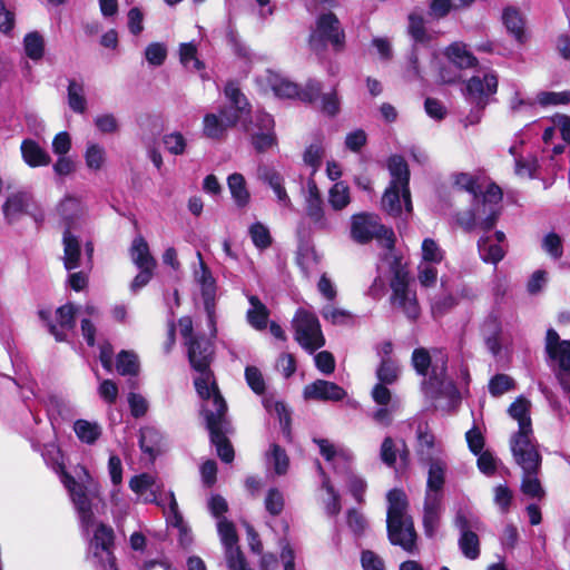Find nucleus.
I'll list each match as a JSON object with an SVG mask.
<instances>
[{
  "label": "nucleus",
  "mask_w": 570,
  "mask_h": 570,
  "mask_svg": "<svg viewBox=\"0 0 570 570\" xmlns=\"http://www.w3.org/2000/svg\"><path fill=\"white\" fill-rule=\"evenodd\" d=\"M445 55L450 62L460 69L473 67L476 62V58L461 42H454L449 46Z\"/></svg>",
  "instance_id": "obj_39"
},
{
  "label": "nucleus",
  "mask_w": 570,
  "mask_h": 570,
  "mask_svg": "<svg viewBox=\"0 0 570 570\" xmlns=\"http://www.w3.org/2000/svg\"><path fill=\"white\" fill-rule=\"evenodd\" d=\"M537 102L543 107L551 105H568L570 102V91H542L537 95Z\"/></svg>",
  "instance_id": "obj_61"
},
{
  "label": "nucleus",
  "mask_w": 570,
  "mask_h": 570,
  "mask_svg": "<svg viewBox=\"0 0 570 570\" xmlns=\"http://www.w3.org/2000/svg\"><path fill=\"white\" fill-rule=\"evenodd\" d=\"M344 33L340 27V21L333 13L322 14L316 24V29L311 36V43L316 47L318 43L328 41L336 47L343 45Z\"/></svg>",
  "instance_id": "obj_15"
},
{
  "label": "nucleus",
  "mask_w": 570,
  "mask_h": 570,
  "mask_svg": "<svg viewBox=\"0 0 570 570\" xmlns=\"http://www.w3.org/2000/svg\"><path fill=\"white\" fill-rule=\"evenodd\" d=\"M32 206L33 200L28 193L19 191L11 194L2 206L4 218L9 223H14L22 216L29 215Z\"/></svg>",
  "instance_id": "obj_25"
},
{
  "label": "nucleus",
  "mask_w": 570,
  "mask_h": 570,
  "mask_svg": "<svg viewBox=\"0 0 570 570\" xmlns=\"http://www.w3.org/2000/svg\"><path fill=\"white\" fill-rule=\"evenodd\" d=\"M217 528L220 540L225 547V552L229 549H237L238 537L235 525L227 519L222 518L218 521Z\"/></svg>",
  "instance_id": "obj_53"
},
{
  "label": "nucleus",
  "mask_w": 570,
  "mask_h": 570,
  "mask_svg": "<svg viewBox=\"0 0 570 570\" xmlns=\"http://www.w3.org/2000/svg\"><path fill=\"white\" fill-rule=\"evenodd\" d=\"M188 346V358L195 371L198 372L197 377L209 376L213 377L209 371L210 357L213 354L212 344L205 338L191 340L185 342Z\"/></svg>",
  "instance_id": "obj_18"
},
{
  "label": "nucleus",
  "mask_w": 570,
  "mask_h": 570,
  "mask_svg": "<svg viewBox=\"0 0 570 570\" xmlns=\"http://www.w3.org/2000/svg\"><path fill=\"white\" fill-rule=\"evenodd\" d=\"M320 473L323 476L322 487L326 490L328 499L325 502V510L330 515H336L341 511L340 495L332 487L328 476L325 474L323 468L317 463Z\"/></svg>",
  "instance_id": "obj_50"
},
{
  "label": "nucleus",
  "mask_w": 570,
  "mask_h": 570,
  "mask_svg": "<svg viewBox=\"0 0 570 570\" xmlns=\"http://www.w3.org/2000/svg\"><path fill=\"white\" fill-rule=\"evenodd\" d=\"M266 462L277 475H284L289 468V458L284 449L273 443L266 453Z\"/></svg>",
  "instance_id": "obj_41"
},
{
  "label": "nucleus",
  "mask_w": 570,
  "mask_h": 570,
  "mask_svg": "<svg viewBox=\"0 0 570 570\" xmlns=\"http://www.w3.org/2000/svg\"><path fill=\"white\" fill-rule=\"evenodd\" d=\"M68 105L75 111L83 114L87 108V100L85 97V86L75 79L69 80L68 83Z\"/></svg>",
  "instance_id": "obj_47"
},
{
  "label": "nucleus",
  "mask_w": 570,
  "mask_h": 570,
  "mask_svg": "<svg viewBox=\"0 0 570 570\" xmlns=\"http://www.w3.org/2000/svg\"><path fill=\"white\" fill-rule=\"evenodd\" d=\"M542 248L552 258H560L563 254L561 237L556 233L547 234L542 239Z\"/></svg>",
  "instance_id": "obj_64"
},
{
  "label": "nucleus",
  "mask_w": 570,
  "mask_h": 570,
  "mask_svg": "<svg viewBox=\"0 0 570 570\" xmlns=\"http://www.w3.org/2000/svg\"><path fill=\"white\" fill-rule=\"evenodd\" d=\"M166 150L175 156L184 155L187 149V139L180 131H173L163 137Z\"/></svg>",
  "instance_id": "obj_56"
},
{
  "label": "nucleus",
  "mask_w": 570,
  "mask_h": 570,
  "mask_svg": "<svg viewBox=\"0 0 570 570\" xmlns=\"http://www.w3.org/2000/svg\"><path fill=\"white\" fill-rule=\"evenodd\" d=\"M130 258L137 267H156V259L149 252V246L142 236L134 238L130 246Z\"/></svg>",
  "instance_id": "obj_37"
},
{
  "label": "nucleus",
  "mask_w": 570,
  "mask_h": 570,
  "mask_svg": "<svg viewBox=\"0 0 570 570\" xmlns=\"http://www.w3.org/2000/svg\"><path fill=\"white\" fill-rule=\"evenodd\" d=\"M62 482L68 489L72 503L78 512L79 520L83 530H88L95 523V515L91 509V502L88 498L85 487L79 484L67 473L62 474Z\"/></svg>",
  "instance_id": "obj_13"
},
{
  "label": "nucleus",
  "mask_w": 570,
  "mask_h": 570,
  "mask_svg": "<svg viewBox=\"0 0 570 570\" xmlns=\"http://www.w3.org/2000/svg\"><path fill=\"white\" fill-rule=\"evenodd\" d=\"M530 407L531 402L523 396L518 397L510 405L508 412L519 423V431L515 434L532 433Z\"/></svg>",
  "instance_id": "obj_32"
},
{
  "label": "nucleus",
  "mask_w": 570,
  "mask_h": 570,
  "mask_svg": "<svg viewBox=\"0 0 570 570\" xmlns=\"http://www.w3.org/2000/svg\"><path fill=\"white\" fill-rule=\"evenodd\" d=\"M249 235L254 245L259 249H265L272 244L269 230L262 223L253 224L249 227Z\"/></svg>",
  "instance_id": "obj_60"
},
{
  "label": "nucleus",
  "mask_w": 570,
  "mask_h": 570,
  "mask_svg": "<svg viewBox=\"0 0 570 570\" xmlns=\"http://www.w3.org/2000/svg\"><path fill=\"white\" fill-rule=\"evenodd\" d=\"M264 406L269 413L277 415L284 433H289V413L283 402L274 401L271 399L264 400Z\"/></svg>",
  "instance_id": "obj_59"
},
{
  "label": "nucleus",
  "mask_w": 570,
  "mask_h": 570,
  "mask_svg": "<svg viewBox=\"0 0 570 570\" xmlns=\"http://www.w3.org/2000/svg\"><path fill=\"white\" fill-rule=\"evenodd\" d=\"M87 532L92 531L89 542V559L99 570H117L115 564L114 530L111 527L95 521Z\"/></svg>",
  "instance_id": "obj_5"
},
{
  "label": "nucleus",
  "mask_w": 570,
  "mask_h": 570,
  "mask_svg": "<svg viewBox=\"0 0 570 570\" xmlns=\"http://www.w3.org/2000/svg\"><path fill=\"white\" fill-rule=\"evenodd\" d=\"M195 389L202 400L200 414L205 419L208 430L226 428L229 425L227 420V404L219 393L217 384L213 377H195Z\"/></svg>",
  "instance_id": "obj_4"
},
{
  "label": "nucleus",
  "mask_w": 570,
  "mask_h": 570,
  "mask_svg": "<svg viewBox=\"0 0 570 570\" xmlns=\"http://www.w3.org/2000/svg\"><path fill=\"white\" fill-rule=\"evenodd\" d=\"M303 396L305 400L336 402L343 400L346 396V392L334 382L316 380L304 387Z\"/></svg>",
  "instance_id": "obj_19"
},
{
  "label": "nucleus",
  "mask_w": 570,
  "mask_h": 570,
  "mask_svg": "<svg viewBox=\"0 0 570 570\" xmlns=\"http://www.w3.org/2000/svg\"><path fill=\"white\" fill-rule=\"evenodd\" d=\"M502 199V191L497 185H489L482 198H476L470 213L458 215V224L470 232L479 227L483 230H490L500 214L499 204Z\"/></svg>",
  "instance_id": "obj_3"
},
{
  "label": "nucleus",
  "mask_w": 570,
  "mask_h": 570,
  "mask_svg": "<svg viewBox=\"0 0 570 570\" xmlns=\"http://www.w3.org/2000/svg\"><path fill=\"white\" fill-rule=\"evenodd\" d=\"M76 307L72 304L60 306L56 311L55 322H49V332L56 337L57 341H65L68 333L75 327Z\"/></svg>",
  "instance_id": "obj_24"
},
{
  "label": "nucleus",
  "mask_w": 570,
  "mask_h": 570,
  "mask_svg": "<svg viewBox=\"0 0 570 570\" xmlns=\"http://www.w3.org/2000/svg\"><path fill=\"white\" fill-rule=\"evenodd\" d=\"M346 523L352 533L357 538L365 533L368 525L364 514L356 509H348L346 511Z\"/></svg>",
  "instance_id": "obj_57"
},
{
  "label": "nucleus",
  "mask_w": 570,
  "mask_h": 570,
  "mask_svg": "<svg viewBox=\"0 0 570 570\" xmlns=\"http://www.w3.org/2000/svg\"><path fill=\"white\" fill-rule=\"evenodd\" d=\"M223 117L215 114H206L203 120V134L210 139H222L228 129Z\"/></svg>",
  "instance_id": "obj_45"
},
{
  "label": "nucleus",
  "mask_w": 570,
  "mask_h": 570,
  "mask_svg": "<svg viewBox=\"0 0 570 570\" xmlns=\"http://www.w3.org/2000/svg\"><path fill=\"white\" fill-rule=\"evenodd\" d=\"M197 258L199 262V267L195 269L194 276L196 282L200 286L205 308L209 314V318H212V308L214 307V298L216 294V281L213 277V274L209 271V268L204 263L203 256L199 252H197ZM212 321L213 320H210V322Z\"/></svg>",
  "instance_id": "obj_21"
},
{
  "label": "nucleus",
  "mask_w": 570,
  "mask_h": 570,
  "mask_svg": "<svg viewBox=\"0 0 570 570\" xmlns=\"http://www.w3.org/2000/svg\"><path fill=\"white\" fill-rule=\"evenodd\" d=\"M257 176L258 179L267 184L273 189L279 206L293 209L292 199L284 187V179L277 170L265 165L259 166L257 169Z\"/></svg>",
  "instance_id": "obj_22"
},
{
  "label": "nucleus",
  "mask_w": 570,
  "mask_h": 570,
  "mask_svg": "<svg viewBox=\"0 0 570 570\" xmlns=\"http://www.w3.org/2000/svg\"><path fill=\"white\" fill-rule=\"evenodd\" d=\"M402 203L404 204V190L390 184V187L385 190L382 205L383 208L391 215L397 216L402 213Z\"/></svg>",
  "instance_id": "obj_44"
},
{
  "label": "nucleus",
  "mask_w": 570,
  "mask_h": 570,
  "mask_svg": "<svg viewBox=\"0 0 570 570\" xmlns=\"http://www.w3.org/2000/svg\"><path fill=\"white\" fill-rule=\"evenodd\" d=\"M314 443L317 444L321 455L333 465L335 471L344 469L354 459L348 449L335 445L326 439H314Z\"/></svg>",
  "instance_id": "obj_23"
},
{
  "label": "nucleus",
  "mask_w": 570,
  "mask_h": 570,
  "mask_svg": "<svg viewBox=\"0 0 570 570\" xmlns=\"http://www.w3.org/2000/svg\"><path fill=\"white\" fill-rule=\"evenodd\" d=\"M83 159L90 171H100L106 167L108 160L106 148L98 142L89 141L86 145Z\"/></svg>",
  "instance_id": "obj_35"
},
{
  "label": "nucleus",
  "mask_w": 570,
  "mask_h": 570,
  "mask_svg": "<svg viewBox=\"0 0 570 570\" xmlns=\"http://www.w3.org/2000/svg\"><path fill=\"white\" fill-rule=\"evenodd\" d=\"M63 244V265L66 269L71 271L80 266L81 247L78 238L71 230L66 229L62 237Z\"/></svg>",
  "instance_id": "obj_33"
},
{
  "label": "nucleus",
  "mask_w": 570,
  "mask_h": 570,
  "mask_svg": "<svg viewBox=\"0 0 570 570\" xmlns=\"http://www.w3.org/2000/svg\"><path fill=\"white\" fill-rule=\"evenodd\" d=\"M77 438L87 444H94L101 435V426L97 422L77 420L73 423Z\"/></svg>",
  "instance_id": "obj_43"
},
{
  "label": "nucleus",
  "mask_w": 570,
  "mask_h": 570,
  "mask_svg": "<svg viewBox=\"0 0 570 570\" xmlns=\"http://www.w3.org/2000/svg\"><path fill=\"white\" fill-rule=\"evenodd\" d=\"M387 167L392 177L391 184H394V186L401 189L403 188L404 207L407 212H411L412 204L409 188L410 171L406 161L403 157L394 155L390 157Z\"/></svg>",
  "instance_id": "obj_20"
},
{
  "label": "nucleus",
  "mask_w": 570,
  "mask_h": 570,
  "mask_svg": "<svg viewBox=\"0 0 570 570\" xmlns=\"http://www.w3.org/2000/svg\"><path fill=\"white\" fill-rule=\"evenodd\" d=\"M197 48L194 43H181L179 48V59L180 62L189 68L190 63H193V69L200 70L204 68V65L196 57Z\"/></svg>",
  "instance_id": "obj_63"
},
{
  "label": "nucleus",
  "mask_w": 570,
  "mask_h": 570,
  "mask_svg": "<svg viewBox=\"0 0 570 570\" xmlns=\"http://www.w3.org/2000/svg\"><path fill=\"white\" fill-rule=\"evenodd\" d=\"M422 262L426 264H438L443 259V250L432 238H425L421 247Z\"/></svg>",
  "instance_id": "obj_58"
},
{
  "label": "nucleus",
  "mask_w": 570,
  "mask_h": 570,
  "mask_svg": "<svg viewBox=\"0 0 570 570\" xmlns=\"http://www.w3.org/2000/svg\"><path fill=\"white\" fill-rule=\"evenodd\" d=\"M442 512V500L433 497L424 498L423 525L428 537H433L436 532Z\"/></svg>",
  "instance_id": "obj_31"
},
{
  "label": "nucleus",
  "mask_w": 570,
  "mask_h": 570,
  "mask_svg": "<svg viewBox=\"0 0 570 570\" xmlns=\"http://www.w3.org/2000/svg\"><path fill=\"white\" fill-rule=\"evenodd\" d=\"M503 23L508 31L520 42L525 38L524 21L520 12L513 8H507L502 16Z\"/></svg>",
  "instance_id": "obj_46"
},
{
  "label": "nucleus",
  "mask_w": 570,
  "mask_h": 570,
  "mask_svg": "<svg viewBox=\"0 0 570 570\" xmlns=\"http://www.w3.org/2000/svg\"><path fill=\"white\" fill-rule=\"evenodd\" d=\"M274 119L265 112H257L254 120L245 127L256 151L264 153L277 144Z\"/></svg>",
  "instance_id": "obj_11"
},
{
  "label": "nucleus",
  "mask_w": 570,
  "mask_h": 570,
  "mask_svg": "<svg viewBox=\"0 0 570 570\" xmlns=\"http://www.w3.org/2000/svg\"><path fill=\"white\" fill-rule=\"evenodd\" d=\"M538 473H523L521 491L529 497L541 499L544 491L537 478Z\"/></svg>",
  "instance_id": "obj_62"
},
{
  "label": "nucleus",
  "mask_w": 570,
  "mask_h": 570,
  "mask_svg": "<svg viewBox=\"0 0 570 570\" xmlns=\"http://www.w3.org/2000/svg\"><path fill=\"white\" fill-rule=\"evenodd\" d=\"M272 90L281 98L299 97L305 101H314L321 91V86L317 81H307L305 88L299 90L297 86L287 79L281 78L277 75H272L268 79Z\"/></svg>",
  "instance_id": "obj_14"
},
{
  "label": "nucleus",
  "mask_w": 570,
  "mask_h": 570,
  "mask_svg": "<svg viewBox=\"0 0 570 570\" xmlns=\"http://www.w3.org/2000/svg\"><path fill=\"white\" fill-rule=\"evenodd\" d=\"M411 362L416 373L424 377L422 387L428 395L458 399V390L446 373L448 355L442 350L430 353L423 347L415 348Z\"/></svg>",
  "instance_id": "obj_1"
},
{
  "label": "nucleus",
  "mask_w": 570,
  "mask_h": 570,
  "mask_svg": "<svg viewBox=\"0 0 570 570\" xmlns=\"http://www.w3.org/2000/svg\"><path fill=\"white\" fill-rule=\"evenodd\" d=\"M26 55L32 60H39L43 56L45 40L38 32H30L23 40Z\"/></svg>",
  "instance_id": "obj_55"
},
{
  "label": "nucleus",
  "mask_w": 570,
  "mask_h": 570,
  "mask_svg": "<svg viewBox=\"0 0 570 570\" xmlns=\"http://www.w3.org/2000/svg\"><path fill=\"white\" fill-rule=\"evenodd\" d=\"M225 96L229 106L220 110V117L224 118L228 127H234L244 115L249 112V104L239 88L234 83H228L225 88Z\"/></svg>",
  "instance_id": "obj_17"
},
{
  "label": "nucleus",
  "mask_w": 570,
  "mask_h": 570,
  "mask_svg": "<svg viewBox=\"0 0 570 570\" xmlns=\"http://www.w3.org/2000/svg\"><path fill=\"white\" fill-rule=\"evenodd\" d=\"M232 197L239 207H245L249 203L250 195L246 188V181L242 174H232L227 179Z\"/></svg>",
  "instance_id": "obj_42"
},
{
  "label": "nucleus",
  "mask_w": 570,
  "mask_h": 570,
  "mask_svg": "<svg viewBox=\"0 0 570 570\" xmlns=\"http://www.w3.org/2000/svg\"><path fill=\"white\" fill-rule=\"evenodd\" d=\"M130 489L137 493L144 502H153L159 505L164 511L168 508V495L158 494L159 485L156 479L147 473L134 476L129 482Z\"/></svg>",
  "instance_id": "obj_16"
},
{
  "label": "nucleus",
  "mask_w": 570,
  "mask_h": 570,
  "mask_svg": "<svg viewBox=\"0 0 570 570\" xmlns=\"http://www.w3.org/2000/svg\"><path fill=\"white\" fill-rule=\"evenodd\" d=\"M295 340L309 353L315 352L325 344L317 317L304 309L297 311L293 318Z\"/></svg>",
  "instance_id": "obj_8"
},
{
  "label": "nucleus",
  "mask_w": 570,
  "mask_h": 570,
  "mask_svg": "<svg viewBox=\"0 0 570 570\" xmlns=\"http://www.w3.org/2000/svg\"><path fill=\"white\" fill-rule=\"evenodd\" d=\"M478 250L484 263L497 265L505 255V250L499 244L492 243L489 236H483L478 240Z\"/></svg>",
  "instance_id": "obj_40"
},
{
  "label": "nucleus",
  "mask_w": 570,
  "mask_h": 570,
  "mask_svg": "<svg viewBox=\"0 0 570 570\" xmlns=\"http://www.w3.org/2000/svg\"><path fill=\"white\" fill-rule=\"evenodd\" d=\"M328 202L334 210H342L345 208L351 202L347 186L343 183H336L330 189Z\"/></svg>",
  "instance_id": "obj_54"
},
{
  "label": "nucleus",
  "mask_w": 570,
  "mask_h": 570,
  "mask_svg": "<svg viewBox=\"0 0 570 570\" xmlns=\"http://www.w3.org/2000/svg\"><path fill=\"white\" fill-rule=\"evenodd\" d=\"M304 209L314 229L331 232L334 228L333 222L325 213L323 199L316 183L313 179L307 181L304 196Z\"/></svg>",
  "instance_id": "obj_10"
},
{
  "label": "nucleus",
  "mask_w": 570,
  "mask_h": 570,
  "mask_svg": "<svg viewBox=\"0 0 570 570\" xmlns=\"http://www.w3.org/2000/svg\"><path fill=\"white\" fill-rule=\"evenodd\" d=\"M248 302L250 307L246 313L247 322L255 330L262 331L267 326V321L269 316V311L265 304L261 302V299L255 295L248 296Z\"/></svg>",
  "instance_id": "obj_36"
},
{
  "label": "nucleus",
  "mask_w": 570,
  "mask_h": 570,
  "mask_svg": "<svg viewBox=\"0 0 570 570\" xmlns=\"http://www.w3.org/2000/svg\"><path fill=\"white\" fill-rule=\"evenodd\" d=\"M481 332L485 340L488 348L491 351L492 354H498L501 350V321L497 313L492 312L485 316L481 325Z\"/></svg>",
  "instance_id": "obj_30"
},
{
  "label": "nucleus",
  "mask_w": 570,
  "mask_h": 570,
  "mask_svg": "<svg viewBox=\"0 0 570 570\" xmlns=\"http://www.w3.org/2000/svg\"><path fill=\"white\" fill-rule=\"evenodd\" d=\"M116 370L120 375H136L139 370L137 355L132 352L121 351L117 356Z\"/></svg>",
  "instance_id": "obj_51"
},
{
  "label": "nucleus",
  "mask_w": 570,
  "mask_h": 570,
  "mask_svg": "<svg viewBox=\"0 0 570 570\" xmlns=\"http://www.w3.org/2000/svg\"><path fill=\"white\" fill-rule=\"evenodd\" d=\"M497 89L498 76L493 71H481L466 81L464 96L470 102L483 108Z\"/></svg>",
  "instance_id": "obj_12"
},
{
  "label": "nucleus",
  "mask_w": 570,
  "mask_h": 570,
  "mask_svg": "<svg viewBox=\"0 0 570 570\" xmlns=\"http://www.w3.org/2000/svg\"><path fill=\"white\" fill-rule=\"evenodd\" d=\"M140 449L151 460L160 454L166 445L164 434L156 426H144L140 429Z\"/></svg>",
  "instance_id": "obj_28"
},
{
  "label": "nucleus",
  "mask_w": 570,
  "mask_h": 570,
  "mask_svg": "<svg viewBox=\"0 0 570 570\" xmlns=\"http://www.w3.org/2000/svg\"><path fill=\"white\" fill-rule=\"evenodd\" d=\"M445 469L446 464L440 459L429 461L425 498L443 499L442 489L445 482Z\"/></svg>",
  "instance_id": "obj_26"
},
{
  "label": "nucleus",
  "mask_w": 570,
  "mask_h": 570,
  "mask_svg": "<svg viewBox=\"0 0 570 570\" xmlns=\"http://www.w3.org/2000/svg\"><path fill=\"white\" fill-rule=\"evenodd\" d=\"M58 214L65 220L66 229L71 230L72 224L81 214L80 202L73 197H66L57 208Z\"/></svg>",
  "instance_id": "obj_48"
},
{
  "label": "nucleus",
  "mask_w": 570,
  "mask_h": 570,
  "mask_svg": "<svg viewBox=\"0 0 570 570\" xmlns=\"http://www.w3.org/2000/svg\"><path fill=\"white\" fill-rule=\"evenodd\" d=\"M511 452L523 473H539L541 455L533 443L532 433L514 434L510 441Z\"/></svg>",
  "instance_id": "obj_9"
},
{
  "label": "nucleus",
  "mask_w": 570,
  "mask_h": 570,
  "mask_svg": "<svg viewBox=\"0 0 570 570\" xmlns=\"http://www.w3.org/2000/svg\"><path fill=\"white\" fill-rule=\"evenodd\" d=\"M546 350L559 366L570 365V341H560L559 334L553 328L547 331Z\"/></svg>",
  "instance_id": "obj_27"
},
{
  "label": "nucleus",
  "mask_w": 570,
  "mask_h": 570,
  "mask_svg": "<svg viewBox=\"0 0 570 570\" xmlns=\"http://www.w3.org/2000/svg\"><path fill=\"white\" fill-rule=\"evenodd\" d=\"M21 154L23 160L30 167L47 166L51 161L49 154L31 139H26L22 141Z\"/></svg>",
  "instance_id": "obj_34"
},
{
  "label": "nucleus",
  "mask_w": 570,
  "mask_h": 570,
  "mask_svg": "<svg viewBox=\"0 0 570 570\" xmlns=\"http://www.w3.org/2000/svg\"><path fill=\"white\" fill-rule=\"evenodd\" d=\"M401 368L393 358H383L376 368V377L380 383L394 384L400 376Z\"/></svg>",
  "instance_id": "obj_49"
},
{
  "label": "nucleus",
  "mask_w": 570,
  "mask_h": 570,
  "mask_svg": "<svg viewBox=\"0 0 570 570\" xmlns=\"http://www.w3.org/2000/svg\"><path fill=\"white\" fill-rule=\"evenodd\" d=\"M459 547L463 556L468 559L474 560L480 554V541L473 531L461 533L459 539Z\"/></svg>",
  "instance_id": "obj_52"
},
{
  "label": "nucleus",
  "mask_w": 570,
  "mask_h": 570,
  "mask_svg": "<svg viewBox=\"0 0 570 570\" xmlns=\"http://www.w3.org/2000/svg\"><path fill=\"white\" fill-rule=\"evenodd\" d=\"M392 294L390 303L393 308L402 312L409 320L415 321L421 308L417 302L416 292L410 286V278L406 272L397 269L391 281Z\"/></svg>",
  "instance_id": "obj_7"
},
{
  "label": "nucleus",
  "mask_w": 570,
  "mask_h": 570,
  "mask_svg": "<svg viewBox=\"0 0 570 570\" xmlns=\"http://www.w3.org/2000/svg\"><path fill=\"white\" fill-rule=\"evenodd\" d=\"M386 500V528L390 542L393 546H400L406 552H415L416 532L413 520L407 513L409 501L405 492L393 489L387 492Z\"/></svg>",
  "instance_id": "obj_2"
},
{
  "label": "nucleus",
  "mask_w": 570,
  "mask_h": 570,
  "mask_svg": "<svg viewBox=\"0 0 570 570\" xmlns=\"http://www.w3.org/2000/svg\"><path fill=\"white\" fill-rule=\"evenodd\" d=\"M351 236L361 244L376 238L385 248L391 250L394 247L393 230L383 226L379 217L373 214L363 213L352 216Z\"/></svg>",
  "instance_id": "obj_6"
},
{
  "label": "nucleus",
  "mask_w": 570,
  "mask_h": 570,
  "mask_svg": "<svg viewBox=\"0 0 570 570\" xmlns=\"http://www.w3.org/2000/svg\"><path fill=\"white\" fill-rule=\"evenodd\" d=\"M208 431L210 441L216 446L217 455L226 463L232 462L234 460V450L226 438V434L230 431V425Z\"/></svg>",
  "instance_id": "obj_38"
},
{
  "label": "nucleus",
  "mask_w": 570,
  "mask_h": 570,
  "mask_svg": "<svg viewBox=\"0 0 570 570\" xmlns=\"http://www.w3.org/2000/svg\"><path fill=\"white\" fill-rule=\"evenodd\" d=\"M166 521L169 525L176 528L179 532L181 546H188L191 542L190 530L184 522L183 515L178 510V504L173 492L168 495V508L164 511Z\"/></svg>",
  "instance_id": "obj_29"
}]
</instances>
